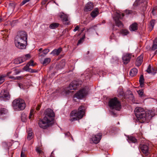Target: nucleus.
I'll use <instances>...</instances> for the list:
<instances>
[{"label":"nucleus","mask_w":157,"mask_h":157,"mask_svg":"<svg viewBox=\"0 0 157 157\" xmlns=\"http://www.w3.org/2000/svg\"><path fill=\"white\" fill-rule=\"evenodd\" d=\"M135 115L139 122L141 123L148 122L155 115L152 110L145 111L141 107L136 108L135 110Z\"/></svg>","instance_id":"1"},{"label":"nucleus","mask_w":157,"mask_h":157,"mask_svg":"<svg viewBox=\"0 0 157 157\" xmlns=\"http://www.w3.org/2000/svg\"><path fill=\"white\" fill-rule=\"evenodd\" d=\"M27 34L23 31L18 32L14 38L15 46L18 48L24 49L26 48L27 44Z\"/></svg>","instance_id":"2"},{"label":"nucleus","mask_w":157,"mask_h":157,"mask_svg":"<svg viewBox=\"0 0 157 157\" xmlns=\"http://www.w3.org/2000/svg\"><path fill=\"white\" fill-rule=\"evenodd\" d=\"M86 108L84 105L80 106L78 110L72 111L70 114L69 120L72 121L79 120L85 116Z\"/></svg>","instance_id":"3"},{"label":"nucleus","mask_w":157,"mask_h":157,"mask_svg":"<svg viewBox=\"0 0 157 157\" xmlns=\"http://www.w3.org/2000/svg\"><path fill=\"white\" fill-rule=\"evenodd\" d=\"M89 89L88 86H85L76 92L74 95L73 97L81 99L87 96L88 94Z\"/></svg>","instance_id":"4"},{"label":"nucleus","mask_w":157,"mask_h":157,"mask_svg":"<svg viewBox=\"0 0 157 157\" xmlns=\"http://www.w3.org/2000/svg\"><path fill=\"white\" fill-rule=\"evenodd\" d=\"M12 104L14 109H17L19 110L24 109L26 107L25 101L21 99L14 100L12 102Z\"/></svg>","instance_id":"5"},{"label":"nucleus","mask_w":157,"mask_h":157,"mask_svg":"<svg viewBox=\"0 0 157 157\" xmlns=\"http://www.w3.org/2000/svg\"><path fill=\"white\" fill-rule=\"evenodd\" d=\"M108 104L110 108L114 109L117 110H120L121 109V105L118 98L115 97L111 99L108 102Z\"/></svg>","instance_id":"6"},{"label":"nucleus","mask_w":157,"mask_h":157,"mask_svg":"<svg viewBox=\"0 0 157 157\" xmlns=\"http://www.w3.org/2000/svg\"><path fill=\"white\" fill-rule=\"evenodd\" d=\"M52 122V120L49 119L46 117H44L42 119H40L38 122L39 127L43 129H46L50 125L49 124Z\"/></svg>","instance_id":"7"},{"label":"nucleus","mask_w":157,"mask_h":157,"mask_svg":"<svg viewBox=\"0 0 157 157\" xmlns=\"http://www.w3.org/2000/svg\"><path fill=\"white\" fill-rule=\"evenodd\" d=\"M82 82L80 80H74L72 81L70 84L68 88V92H71L69 90H76L77 88L80 87L82 84Z\"/></svg>","instance_id":"8"},{"label":"nucleus","mask_w":157,"mask_h":157,"mask_svg":"<svg viewBox=\"0 0 157 157\" xmlns=\"http://www.w3.org/2000/svg\"><path fill=\"white\" fill-rule=\"evenodd\" d=\"M124 16V14L123 13H118L114 18L116 25L120 28H122L123 26V25L119 20L122 19Z\"/></svg>","instance_id":"9"},{"label":"nucleus","mask_w":157,"mask_h":157,"mask_svg":"<svg viewBox=\"0 0 157 157\" xmlns=\"http://www.w3.org/2000/svg\"><path fill=\"white\" fill-rule=\"evenodd\" d=\"M30 58V54H27L24 56L15 59L13 61V63L16 64H20L29 59Z\"/></svg>","instance_id":"10"},{"label":"nucleus","mask_w":157,"mask_h":157,"mask_svg":"<svg viewBox=\"0 0 157 157\" xmlns=\"http://www.w3.org/2000/svg\"><path fill=\"white\" fill-rule=\"evenodd\" d=\"M10 98V95L9 92L7 90H3L1 91L0 94V99L1 100H9Z\"/></svg>","instance_id":"11"},{"label":"nucleus","mask_w":157,"mask_h":157,"mask_svg":"<svg viewBox=\"0 0 157 157\" xmlns=\"http://www.w3.org/2000/svg\"><path fill=\"white\" fill-rule=\"evenodd\" d=\"M44 113L45 116L49 119H51L52 121H53L54 120V117H55V114L53 112V110L50 109H48L45 111Z\"/></svg>","instance_id":"12"},{"label":"nucleus","mask_w":157,"mask_h":157,"mask_svg":"<svg viewBox=\"0 0 157 157\" xmlns=\"http://www.w3.org/2000/svg\"><path fill=\"white\" fill-rule=\"evenodd\" d=\"M92 76L91 71L88 69L86 70L83 74L82 75V77L83 80H88Z\"/></svg>","instance_id":"13"},{"label":"nucleus","mask_w":157,"mask_h":157,"mask_svg":"<svg viewBox=\"0 0 157 157\" xmlns=\"http://www.w3.org/2000/svg\"><path fill=\"white\" fill-rule=\"evenodd\" d=\"M58 16L61 19L63 22H65L64 24L66 25H68V23L67 22L68 21V16L67 14H65L63 12L59 13L58 14Z\"/></svg>","instance_id":"14"},{"label":"nucleus","mask_w":157,"mask_h":157,"mask_svg":"<svg viewBox=\"0 0 157 157\" xmlns=\"http://www.w3.org/2000/svg\"><path fill=\"white\" fill-rule=\"evenodd\" d=\"M132 55L131 54L126 53L124 54L122 57V59L124 63L126 64L130 61Z\"/></svg>","instance_id":"15"},{"label":"nucleus","mask_w":157,"mask_h":157,"mask_svg":"<svg viewBox=\"0 0 157 157\" xmlns=\"http://www.w3.org/2000/svg\"><path fill=\"white\" fill-rule=\"evenodd\" d=\"M102 134L101 133H99L98 134L93 136L92 138L93 142L95 144L98 143L101 138Z\"/></svg>","instance_id":"16"},{"label":"nucleus","mask_w":157,"mask_h":157,"mask_svg":"<svg viewBox=\"0 0 157 157\" xmlns=\"http://www.w3.org/2000/svg\"><path fill=\"white\" fill-rule=\"evenodd\" d=\"M139 147L142 152L145 154H147L148 152V146L144 144H140Z\"/></svg>","instance_id":"17"},{"label":"nucleus","mask_w":157,"mask_h":157,"mask_svg":"<svg viewBox=\"0 0 157 157\" xmlns=\"http://www.w3.org/2000/svg\"><path fill=\"white\" fill-rule=\"evenodd\" d=\"M94 7L93 3L90 2H89L87 3L85 6L84 11L85 12H87L91 10Z\"/></svg>","instance_id":"18"},{"label":"nucleus","mask_w":157,"mask_h":157,"mask_svg":"<svg viewBox=\"0 0 157 157\" xmlns=\"http://www.w3.org/2000/svg\"><path fill=\"white\" fill-rule=\"evenodd\" d=\"M143 55H141L137 58L136 64L137 66L139 67L141 65L143 62Z\"/></svg>","instance_id":"19"},{"label":"nucleus","mask_w":157,"mask_h":157,"mask_svg":"<svg viewBox=\"0 0 157 157\" xmlns=\"http://www.w3.org/2000/svg\"><path fill=\"white\" fill-rule=\"evenodd\" d=\"M129 29L131 31H136L138 29V24L136 22L132 23L130 25Z\"/></svg>","instance_id":"20"},{"label":"nucleus","mask_w":157,"mask_h":157,"mask_svg":"<svg viewBox=\"0 0 157 157\" xmlns=\"http://www.w3.org/2000/svg\"><path fill=\"white\" fill-rule=\"evenodd\" d=\"M62 51V49L61 47H59L58 49H54L51 53L54 56H58Z\"/></svg>","instance_id":"21"},{"label":"nucleus","mask_w":157,"mask_h":157,"mask_svg":"<svg viewBox=\"0 0 157 157\" xmlns=\"http://www.w3.org/2000/svg\"><path fill=\"white\" fill-rule=\"evenodd\" d=\"M99 11L97 8H95L90 13V15L93 18L95 17L98 14Z\"/></svg>","instance_id":"22"},{"label":"nucleus","mask_w":157,"mask_h":157,"mask_svg":"<svg viewBox=\"0 0 157 157\" xmlns=\"http://www.w3.org/2000/svg\"><path fill=\"white\" fill-rule=\"evenodd\" d=\"M29 66L27 64L26 66H25L23 68V69L26 71L30 72L31 73L35 72H36L35 70H33L29 68Z\"/></svg>","instance_id":"23"},{"label":"nucleus","mask_w":157,"mask_h":157,"mask_svg":"<svg viewBox=\"0 0 157 157\" xmlns=\"http://www.w3.org/2000/svg\"><path fill=\"white\" fill-rule=\"evenodd\" d=\"M137 72V69L136 68H133L130 71L129 74L131 76L134 77L136 75Z\"/></svg>","instance_id":"24"},{"label":"nucleus","mask_w":157,"mask_h":157,"mask_svg":"<svg viewBox=\"0 0 157 157\" xmlns=\"http://www.w3.org/2000/svg\"><path fill=\"white\" fill-rule=\"evenodd\" d=\"M36 151L38 154L39 156L40 157H46L44 155V152L40 149L39 147H37L36 149Z\"/></svg>","instance_id":"25"},{"label":"nucleus","mask_w":157,"mask_h":157,"mask_svg":"<svg viewBox=\"0 0 157 157\" xmlns=\"http://www.w3.org/2000/svg\"><path fill=\"white\" fill-rule=\"evenodd\" d=\"M139 82L140 86L141 87H142L144 85V79L143 75H142L140 76V77Z\"/></svg>","instance_id":"26"},{"label":"nucleus","mask_w":157,"mask_h":157,"mask_svg":"<svg viewBox=\"0 0 157 157\" xmlns=\"http://www.w3.org/2000/svg\"><path fill=\"white\" fill-rule=\"evenodd\" d=\"M120 33L123 36L127 35L129 33L128 31L126 29H122L120 30Z\"/></svg>","instance_id":"27"},{"label":"nucleus","mask_w":157,"mask_h":157,"mask_svg":"<svg viewBox=\"0 0 157 157\" xmlns=\"http://www.w3.org/2000/svg\"><path fill=\"white\" fill-rule=\"evenodd\" d=\"M59 24L58 23H53L50 25L49 28L51 29H55L57 28L59 26Z\"/></svg>","instance_id":"28"},{"label":"nucleus","mask_w":157,"mask_h":157,"mask_svg":"<svg viewBox=\"0 0 157 157\" xmlns=\"http://www.w3.org/2000/svg\"><path fill=\"white\" fill-rule=\"evenodd\" d=\"M128 142L129 143L132 142L135 143L137 142V140L134 137L132 136H130L128 137Z\"/></svg>","instance_id":"29"},{"label":"nucleus","mask_w":157,"mask_h":157,"mask_svg":"<svg viewBox=\"0 0 157 157\" xmlns=\"http://www.w3.org/2000/svg\"><path fill=\"white\" fill-rule=\"evenodd\" d=\"M8 113V110L6 109L5 108H1L0 109V115L6 114Z\"/></svg>","instance_id":"30"},{"label":"nucleus","mask_w":157,"mask_h":157,"mask_svg":"<svg viewBox=\"0 0 157 157\" xmlns=\"http://www.w3.org/2000/svg\"><path fill=\"white\" fill-rule=\"evenodd\" d=\"M51 61V59L50 58H46L44 61L42 63V64L44 65H46L48 64Z\"/></svg>","instance_id":"31"},{"label":"nucleus","mask_w":157,"mask_h":157,"mask_svg":"<svg viewBox=\"0 0 157 157\" xmlns=\"http://www.w3.org/2000/svg\"><path fill=\"white\" fill-rule=\"evenodd\" d=\"M155 23V20L153 19L151 20L150 22V27L152 30L154 28V25Z\"/></svg>","instance_id":"32"},{"label":"nucleus","mask_w":157,"mask_h":157,"mask_svg":"<svg viewBox=\"0 0 157 157\" xmlns=\"http://www.w3.org/2000/svg\"><path fill=\"white\" fill-rule=\"evenodd\" d=\"M33 133L32 132L30 131L28 133L27 139L29 140H30L33 137Z\"/></svg>","instance_id":"33"},{"label":"nucleus","mask_w":157,"mask_h":157,"mask_svg":"<svg viewBox=\"0 0 157 157\" xmlns=\"http://www.w3.org/2000/svg\"><path fill=\"white\" fill-rule=\"evenodd\" d=\"M9 6L12 9H14L15 6V3L14 2H11L9 3Z\"/></svg>","instance_id":"34"},{"label":"nucleus","mask_w":157,"mask_h":157,"mask_svg":"<svg viewBox=\"0 0 157 157\" xmlns=\"http://www.w3.org/2000/svg\"><path fill=\"white\" fill-rule=\"evenodd\" d=\"M151 74L153 75H155L157 71V67H154L151 68Z\"/></svg>","instance_id":"35"},{"label":"nucleus","mask_w":157,"mask_h":157,"mask_svg":"<svg viewBox=\"0 0 157 157\" xmlns=\"http://www.w3.org/2000/svg\"><path fill=\"white\" fill-rule=\"evenodd\" d=\"M9 78L13 79L14 80H16V79L19 80V79H22V78H23V77L22 76H17L16 77H13V76H10L9 77Z\"/></svg>","instance_id":"36"},{"label":"nucleus","mask_w":157,"mask_h":157,"mask_svg":"<svg viewBox=\"0 0 157 157\" xmlns=\"http://www.w3.org/2000/svg\"><path fill=\"white\" fill-rule=\"evenodd\" d=\"M144 0H136L134 3V4L136 6L140 5Z\"/></svg>","instance_id":"37"},{"label":"nucleus","mask_w":157,"mask_h":157,"mask_svg":"<svg viewBox=\"0 0 157 157\" xmlns=\"http://www.w3.org/2000/svg\"><path fill=\"white\" fill-rule=\"evenodd\" d=\"M6 75H2L0 76V84H2L4 81V78L6 77Z\"/></svg>","instance_id":"38"},{"label":"nucleus","mask_w":157,"mask_h":157,"mask_svg":"<svg viewBox=\"0 0 157 157\" xmlns=\"http://www.w3.org/2000/svg\"><path fill=\"white\" fill-rule=\"evenodd\" d=\"M157 10V7H155L153 9L151 13L153 15H155L156 14V11Z\"/></svg>","instance_id":"39"},{"label":"nucleus","mask_w":157,"mask_h":157,"mask_svg":"<svg viewBox=\"0 0 157 157\" xmlns=\"http://www.w3.org/2000/svg\"><path fill=\"white\" fill-rule=\"evenodd\" d=\"M151 65H150L148 66L147 69L146 70L147 72L148 73H151Z\"/></svg>","instance_id":"40"},{"label":"nucleus","mask_w":157,"mask_h":157,"mask_svg":"<svg viewBox=\"0 0 157 157\" xmlns=\"http://www.w3.org/2000/svg\"><path fill=\"white\" fill-rule=\"evenodd\" d=\"M157 48V44H156L153 43V45L151 47V50H155Z\"/></svg>","instance_id":"41"},{"label":"nucleus","mask_w":157,"mask_h":157,"mask_svg":"<svg viewBox=\"0 0 157 157\" xmlns=\"http://www.w3.org/2000/svg\"><path fill=\"white\" fill-rule=\"evenodd\" d=\"M137 92L140 97H142L144 94V91L143 90H139L137 91Z\"/></svg>","instance_id":"42"},{"label":"nucleus","mask_w":157,"mask_h":157,"mask_svg":"<svg viewBox=\"0 0 157 157\" xmlns=\"http://www.w3.org/2000/svg\"><path fill=\"white\" fill-rule=\"evenodd\" d=\"M30 0H23L22 2L20 4V6H21Z\"/></svg>","instance_id":"43"},{"label":"nucleus","mask_w":157,"mask_h":157,"mask_svg":"<svg viewBox=\"0 0 157 157\" xmlns=\"http://www.w3.org/2000/svg\"><path fill=\"white\" fill-rule=\"evenodd\" d=\"M125 13L126 15H128L132 13V11L131 10H126L125 11Z\"/></svg>","instance_id":"44"},{"label":"nucleus","mask_w":157,"mask_h":157,"mask_svg":"<svg viewBox=\"0 0 157 157\" xmlns=\"http://www.w3.org/2000/svg\"><path fill=\"white\" fill-rule=\"evenodd\" d=\"M33 61L32 60H31L27 64L29 65V66H34L35 65V64H33Z\"/></svg>","instance_id":"45"},{"label":"nucleus","mask_w":157,"mask_h":157,"mask_svg":"<svg viewBox=\"0 0 157 157\" xmlns=\"http://www.w3.org/2000/svg\"><path fill=\"white\" fill-rule=\"evenodd\" d=\"M49 51V49L48 48H46L44 49L43 52L44 54V55H46Z\"/></svg>","instance_id":"46"},{"label":"nucleus","mask_w":157,"mask_h":157,"mask_svg":"<svg viewBox=\"0 0 157 157\" xmlns=\"http://www.w3.org/2000/svg\"><path fill=\"white\" fill-rule=\"evenodd\" d=\"M83 40V38H81L78 41V42L77 43V45H79V44H81L82 43V40Z\"/></svg>","instance_id":"47"},{"label":"nucleus","mask_w":157,"mask_h":157,"mask_svg":"<svg viewBox=\"0 0 157 157\" xmlns=\"http://www.w3.org/2000/svg\"><path fill=\"white\" fill-rule=\"evenodd\" d=\"M21 157H26V156L24 153L22 151L21 152Z\"/></svg>","instance_id":"48"},{"label":"nucleus","mask_w":157,"mask_h":157,"mask_svg":"<svg viewBox=\"0 0 157 157\" xmlns=\"http://www.w3.org/2000/svg\"><path fill=\"white\" fill-rule=\"evenodd\" d=\"M79 27L78 25H77V26H76L75 27V28L73 30V31L74 32H75L76 31L78 30L79 29Z\"/></svg>","instance_id":"49"},{"label":"nucleus","mask_w":157,"mask_h":157,"mask_svg":"<svg viewBox=\"0 0 157 157\" xmlns=\"http://www.w3.org/2000/svg\"><path fill=\"white\" fill-rule=\"evenodd\" d=\"M23 114H22L21 116V120L23 122H25L26 120V118L25 117H23Z\"/></svg>","instance_id":"50"},{"label":"nucleus","mask_w":157,"mask_h":157,"mask_svg":"<svg viewBox=\"0 0 157 157\" xmlns=\"http://www.w3.org/2000/svg\"><path fill=\"white\" fill-rule=\"evenodd\" d=\"M21 72V71L18 70H17L16 69L15 70V75H17L19 74L20 72Z\"/></svg>","instance_id":"51"},{"label":"nucleus","mask_w":157,"mask_h":157,"mask_svg":"<svg viewBox=\"0 0 157 157\" xmlns=\"http://www.w3.org/2000/svg\"><path fill=\"white\" fill-rule=\"evenodd\" d=\"M41 106V104H39L36 107V109L37 110H39L40 108V107Z\"/></svg>","instance_id":"52"},{"label":"nucleus","mask_w":157,"mask_h":157,"mask_svg":"<svg viewBox=\"0 0 157 157\" xmlns=\"http://www.w3.org/2000/svg\"><path fill=\"white\" fill-rule=\"evenodd\" d=\"M114 34L113 33L112 34V35L110 36V39L111 40L114 39Z\"/></svg>","instance_id":"53"},{"label":"nucleus","mask_w":157,"mask_h":157,"mask_svg":"<svg viewBox=\"0 0 157 157\" xmlns=\"http://www.w3.org/2000/svg\"><path fill=\"white\" fill-rule=\"evenodd\" d=\"M32 112H30L29 115V119H31L32 118V116L33 115V114H32Z\"/></svg>","instance_id":"54"},{"label":"nucleus","mask_w":157,"mask_h":157,"mask_svg":"<svg viewBox=\"0 0 157 157\" xmlns=\"http://www.w3.org/2000/svg\"><path fill=\"white\" fill-rule=\"evenodd\" d=\"M44 54L43 52V53H40L39 54V56H44L46 55H44Z\"/></svg>","instance_id":"55"},{"label":"nucleus","mask_w":157,"mask_h":157,"mask_svg":"<svg viewBox=\"0 0 157 157\" xmlns=\"http://www.w3.org/2000/svg\"><path fill=\"white\" fill-rule=\"evenodd\" d=\"M153 43L157 44V38H155L153 42Z\"/></svg>","instance_id":"56"},{"label":"nucleus","mask_w":157,"mask_h":157,"mask_svg":"<svg viewBox=\"0 0 157 157\" xmlns=\"http://www.w3.org/2000/svg\"><path fill=\"white\" fill-rule=\"evenodd\" d=\"M18 85L21 88H22V84L21 83H18Z\"/></svg>","instance_id":"57"},{"label":"nucleus","mask_w":157,"mask_h":157,"mask_svg":"<svg viewBox=\"0 0 157 157\" xmlns=\"http://www.w3.org/2000/svg\"><path fill=\"white\" fill-rule=\"evenodd\" d=\"M11 73V71H9L7 73V75L8 76H9V77L10 76H9V75Z\"/></svg>","instance_id":"58"},{"label":"nucleus","mask_w":157,"mask_h":157,"mask_svg":"<svg viewBox=\"0 0 157 157\" xmlns=\"http://www.w3.org/2000/svg\"><path fill=\"white\" fill-rule=\"evenodd\" d=\"M48 0H44V1L42 2V4H44L45 2H47Z\"/></svg>","instance_id":"59"},{"label":"nucleus","mask_w":157,"mask_h":157,"mask_svg":"<svg viewBox=\"0 0 157 157\" xmlns=\"http://www.w3.org/2000/svg\"><path fill=\"white\" fill-rule=\"evenodd\" d=\"M54 154L53 153V152H52L51 153L50 156L49 157H54Z\"/></svg>","instance_id":"60"},{"label":"nucleus","mask_w":157,"mask_h":157,"mask_svg":"<svg viewBox=\"0 0 157 157\" xmlns=\"http://www.w3.org/2000/svg\"><path fill=\"white\" fill-rule=\"evenodd\" d=\"M66 135L69 136L70 134V133L69 132H68L65 133Z\"/></svg>","instance_id":"61"},{"label":"nucleus","mask_w":157,"mask_h":157,"mask_svg":"<svg viewBox=\"0 0 157 157\" xmlns=\"http://www.w3.org/2000/svg\"><path fill=\"white\" fill-rule=\"evenodd\" d=\"M30 112H32V114H33L34 113V110L33 109H31L30 110Z\"/></svg>","instance_id":"62"},{"label":"nucleus","mask_w":157,"mask_h":157,"mask_svg":"<svg viewBox=\"0 0 157 157\" xmlns=\"http://www.w3.org/2000/svg\"><path fill=\"white\" fill-rule=\"evenodd\" d=\"M42 50V48H40L39 50V52H41Z\"/></svg>","instance_id":"63"},{"label":"nucleus","mask_w":157,"mask_h":157,"mask_svg":"<svg viewBox=\"0 0 157 157\" xmlns=\"http://www.w3.org/2000/svg\"><path fill=\"white\" fill-rule=\"evenodd\" d=\"M2 19L0 17V22L2 21Z\"/></svg>","instance_id":"64"}]
</instances>
